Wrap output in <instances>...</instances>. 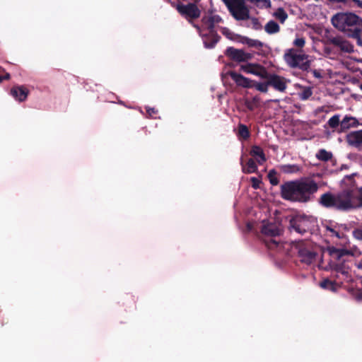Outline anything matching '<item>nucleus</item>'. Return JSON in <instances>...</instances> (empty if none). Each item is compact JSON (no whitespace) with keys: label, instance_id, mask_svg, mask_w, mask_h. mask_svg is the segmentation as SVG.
Listing matches in <instances>:
<instances>
[{"label":"nucleus","instance_id":"obj_27","mask_svg":"<svg viewBox=\"0 0 362 362\" xmlns=\"http://www.w3.org/2000/svg\"><path fill=\"white\" fill-rule=\"evenodd\" d=\"M274 16L281 23H284L288 18V14L283 8H279L274 13Z\"/></svg>","mask_w":362,"mask_h":362},{"label":"nucleus","instance_id":"obj_43","mask_svg":"<svg viewBox=\"0 0 362 362\" xmlns=\"http://www.w3.org/2000/svg\"><path fill=\"white\" fill-rule=\"evenodd\" d=\"M354 174L345 176L344 178V182H350V184H351L354 180Z\"/></svg>","mask_w":362,"mask_h":362},{"label":"nucleus","instance_id":"obj_5","mask_svg":"<svg viewBox=\"0 0 362 362\" xmlns=\"http://www.w3.org/2000/svg\"><path fill=\"white\" fill-rule=\"evenodd\" d=\"M173 8L182 18L192 25L194 24V21L198 19L202 14L201 9L194 3L188 2L187 4H183L178 0L176 1V4L173 5Z\"/></svg>","mask_w":362,"mask_h":362},{"label":"nucleus","instance_id":"obj_39","mask_svg":"<svg viewBox=\"0 0 362 362\" xmlns=\"http://www.w3.org/2000/svg\"><path fill=\"white\" fill-rule=\"evenodd\" d=\"M353 235L355 238L362 240V225L354 230Z\"/></svg>","mask_w":362,"mask_h":362},{"label":"nucleus","instance_id":"obj_9","mask_svg":"<svg viewBox=\"0 0 362 362\" xmlns=\"http://www.w3.org/2000/svg\"><path fill=\"white\" fill-rule=\"evenodd\" d=\"M193 27L196 28L199 35L202 37L204 47L206 48H214L221 39L220 35H218L216 30H214V33L216 34L215 36V35H214L211 34V30L202 28L201 26L197 24H194Z\"/></svg>","mask_w":362,"mask_h":362},{"label":"nucleus","instance_id":"obj_46","mask_svg":"<svg viewBox=\"0 0 362 362\" xmlns=\"http://www.w3.org/2000/svg\"><path fill=\"white\" fill-rule=\"evenodd\" d=\"M356 267L358 269H362V258L357 263Z\"/></svg>","mask_w":362,"mask_h":362},{"label":"nucleus","instance_id":"obj_33","mask_svg":"<svg viewBox=\"0 0 362 362\" xmlns=\"http://www.w3.org/2000/svg\"><path fill=\"white\" fill-rule=\"evenodd\" d=\"M313 95V91L310 88H305L299 93V98L300 100H308Z\"/></svg>","mask_w":362,"mask_h":362},{"label":"nucleus","instance_id":"obj_38","mask_svg":"<svg viewBox=\"0 0 362 362\" xmlns=\"http://www.w3.org/2000/svg\"><path fill=\"white\" fill-rule=\"evenodd\" d=\"M251 185L252 188L257 189L260 187V184L262 183L261 180L255 177H252L250 178Z\"/></svg>","mask_w":362,"mask_h":362},{"label":"nucleus","instance_id":"obj_40","mask_svg":"<svg viewBox=\"0 0 362 362\" xmlns=\"http://www.w3.org/2000/svg\"><path fill=\"white\" fill-rule=\"evenodd\" d=\"M252 29H254L255 30H259L262 29V26L260 22L259 21L258 18H252Z\"/></svg>","mask_w":362,"mask_h":362},{"label":"nucleus","instance_id":"obj_13","mask_svg":"<svg viewBox=\"0 0 362 362\" xmlns=\"http://www.w3.org/2000/svg\"><path fill=\"white\" fill-rule=\"evenodd\" d=\"M290 227L303 235L310 230L309 221L305 217H293L290 220Z\"/></svg>","mask_w":362,"mask_h":362},{"label":"nucleus","instance_id":"obj_28","mask_svg":"<svg viewBox=\"0 0 362 362\" xmlns=\"http://www.w3.org/2000/svg\"><path fill=\"white\" fill-rule=\"evenodd\" d=\"M303 71H306L307 73H311L313 76L317 79H320L323 77L322 71L320 69H315L311 68V61L309 60V69L308 70H302Z\"/></svg>","mask_w":362,"mask_h":362},{"label":"nucleus","instance_id":"obj_3","mask_svg":"<svg viewBox=\"0 0 362 362\" xmlns=\"http://www.w3.org/2000/svg\"><path fill=\"white\" fill-rule=\"evenodd\" d=\"M334 28L344 33L347 37L356 40L362 47V18L351 12H339L331 19Z\"/></svg>","mask_w":362,"mask_h":362},{"label":"nucleus","instance_id":"obj_45","mask_svg":"<svg viewBox=\"0 0 362 362\" xmlns=\"http://www.w3.org/2000/svg\"><path fill=\"white\" fill-rule=\"evenodd\" d=\"M333 3H346L348 0H328Z\"/></svg>","mask_w":362,"mask_h":362},{"label":"nucleus","instance_id":"obj_15","mask_svg":"<svg viewBox=\"0 0 362 362\" xmlns=\"http://www.w3.org/2000/svg\"><path fill=\"white\" fill-rule=\"evenodd\" d=\"M266 79L269 86L279 92H284L287 88L285 78L274 74H268Z\"/></svg>","mask_w":362,"mask_h":362},{"label":"nucleus","instance_id":"obj_44","mask_svg":"<svg viewBox=\"0 0 362 362\" xmlns=\"http://www.w3.org/2000/svg\"><path fill=\"white\" fill-rule=\"evenodd\" d=\"M355 4L357 5L358 7L362 8V0H353Z\"/></svg>","mask_w":362,"mask_h":362},{"label":"nucleus","instance_id":"obj_42","mask_svg":"<svg viewBox=\"0 0 362 362\" xmlns=\"http://www.w3.org/2000/svg\"><path fill=\"white\" fill-rule=\"evenodd\" d=\"M332 253L336 252L338 257H340L343 256L346 253V250H338V249H333L332 251H331Z\"/></svg>","mask_w":362,"mask_h":362},{"label":"nucleus","instance_id":"obj_6","mask_svg":"<svg viewBox=\"0 0 362 362\" xmlns=\"http://www.w3.org/2000/svg\"><path fill=\"white\" fill-rule=\"evenodd\" d=\"M308 56L305 54H298V51L293 48L286 51L284 59L288 66L291 68H298L300 70H308L309 60Z\"/></svg>","mask_w":362,"mask_h":362},{"label":"nucleus","instance_id":"obj_14","mask_svg":"<svg viewBox=\"0 0 362 362\" xmlns=\"http://www.w3.org/2000/svg\"><path fill=\"white\" fill-rule=\"evenodd\" d=\"M241 70L247 74L258 76L262 78H266L268 71L266 68L258 64H247L241 66Z\"/></svg>","mask_w":362,"mask_h":362},{"label":"nucleus","instance_id":"obj_8","mask_svg":"<svg viewBox=\"0 0 362 362\" xmlns=\"http://www.w3.org/2000/svg\"><path fill=\"white\" fill-rule=\"evenodd\" d=\"M327 45H332L337 51L346 53H351L354 51V46L341 36H329L326 40Z\"/></svg>","mask_w":362,"mask_h":362},{"label":"nucleus","instance_id":"obj_32","mask_svg":"<svg viewBox=\"0 0 362 362\" xmlns=\"http://www.w3.org/2000/svg\"><path fill=\"white\" fill-rule=\"evenodd\" d=\"M320 286L323 288L329 289L331 291L335 290V284L329 279H325L320 282Z\"/></svg>","mask_w":362,"mask_h":362},{"label":"nucleus","instance_id":"obj_7","mask_svg":"<svg viewBox=\"0 0 362 362\" xmlns=\"http://www.w3.org/2000/svg\"><path fill=\"white\" fill-rule=\"evenodd\" d=\"M231 16L237 21L250 18V10L244 0H222Z\"/></svg>","mask_w":362,"mask_h":362},{"label":"nucleus","instance_id":"obj_30","mask_svg":"<svg viewBox=\"0 0 362 362\" xmlns=\"http://www.w3.org/2000/svg\"><path fill=\"white\" fill-rule=\"evenodd\" d=\"M269 84L268 83V81L264 83H258L254 81V86L257 90L266 93L268 90V86Z\"/></svg>","mask_w":362,"mask_h":362},{"label":"nucleus","instance_id":"obj_35","mask_svg":"<svg viewBox=\"0 0 362 362\" xmlns=\"http://www.w3.org/2000/svg\"><path fill=\"white\" fill-rule=\"evenodd\" d=\"M221 33L230 40H233L234 34L226 27L221 28Z\"/></svg>","mask_w":362,"mask_h":362},{"label":"nucleus","instance_id":"obj_17","mask_svg":"<svg viewBox=\"0 0 362 362\" xmlns=\"http://www.w3.org/2000/svg\"><path fill=\"white\" fill-rule=\"evenodd\" d=\"M229 75L230 78L236 83L237 86L243 88H253L254 81L245 77L235 71H230Z\"/></svg>","mask_w":362,"mask_h":362},{"label":"nucleus","instance_id":"obj_24","mask_svg":"<svg viewBox=\"0 0 362 362\" xmlns=\"http://www.w3.org/2000/svg\"><path fill=\"white\" fill-rule=\"evenodd\" d=\"M264 30L269 35L277 33L280 31V26L274 21H269L264 26Z\"/></svg>","mask_w":362,"mask_h":362},{"label":"nucleus","instance_id":"obj_10","mask_svg":"<svg viewBox=\"0 0 362 362\" xmlns=\"http://www.w3.org/2000/svg\"><path fill=\"white\" fill-rule=\"evenodd\" d=\"M296 248L298 250V257L302 263L309 265L315 262L317 253L313 251L305 243H298Z\"/></svg>","mask_w":362,"mask_h":362},{"label":"nucleus","instance_id":"obj_16","mask_svg":"<svg viewBox=\"0 0 362 362\" xmlns=\"http://www.w3.org/2000/svg\"><path fill=\"white\" fill-rule=\"evenodd\" d=\"M29 93V90L23 85L13 86L10 90V94L20 103L25 101Z\"/></svg>","mask_w":362,"mask_h":362},{"label":"nucleus","instance_id":"obj_47","mask_svg":"<svg viewBox=\"0 0 362 362\" xmlns=\"http://www.w3.org/2000/svg\"><path fill=\"white\" fill-rule=\"evenodd\" d=\"M192 2L191 3H194L196 4H197V3H199L201 0H191Z\"/></svg>","mask_w":362,"mask_h":362},{"label":"nucleus","instance_id":"obj_12","mask_svg":"<svg viewBox=\"0 0 362 362\" xmlns=\"http://www.w3.org/2000/svg\"><path fill=\"white\" fill-rule=\"evenodd\" d=\"M201 22L202 23V28L211 30V34L216 35L214 33L215 26L216 24L222 23L223 19L219 15L214 14L212 10H209L207 13L202 18Z\"/></svg>","mask_w":362,"mask_h":362},{"label":"nucleus","instance_id":"obj_21","mask_svg":"<svg viewBox=\"0 0 362 362\" xmlns=\"http://www.w3.org/2000/svg\"><path fill=\"white\" fill-rule=\"evenodd\" d=\"M240 165H242V170L245 174H250L256 173L258 170L255 160L253 158H249L246 165L243 164V159L241 158Z\"/></svg>","mask_w":362,"mask_h":362},{"label":"nucleus","instance_id":"obj_1","mask_svg":"<svg viewBox=\"0 0 362 362\" xmlns=\"http://www.w3.org/2000/svg\"><path fill=\"white\" fill-rule=\"evenodd\" d=\"M320 206L340 212H349L362 207V187L345 189L337 193L327 192L318 199Z\"/></svg>","mask_w":362,"mask_h":362},{"label":"nucleus","instance_id":"obj_31","mask_svg":"<svg viewBox=\"0 0 362 362\" xmlns=\"http://www.w3.org/2000/svg\"><path fill=\"white\" fill-rule=\"evenodd\" d=\"M276 172L274 170H271L268 173V178L272 185L276 186L279 184V180L276 177Z\"/></svg>","mask_w":362,"mask_h":362},{"label":"nucleus","instance_id":"obj_18","mask_svg":"<svg viewBox=\"0 0 362 362\" xmlns=\"http://www.w3.org/2000/svg\"><path fill=\"white\" fill-rule=\"evenodd\" d=\"M250 155L252 157V158L255 159L259 165H262L267 161L265 153L259 146H252L250 151Z\"/></svg>","mask_w":362,"mask_h":362},{"label":"nucleus","instance_id":"obj_36","mask_svg":"<svg viewBox=\"0 0 362 362\" xmlns=\"http://www.w3.org/2000/svg\"><path fill=\"white\" fill-rule=\"evenodd\" d=\"M11 78L10 74L6 72V70L0 66V83L3 81V80H8Z\"/></svg>","mask_w":362,"mask_h":362},{"label":"nucleus","instance_id":"obj_29","mask_svg":"<svg viewBox=\"0 0 362 362\" xmlns=\"http://www.w3.org/2000/svg\"><path fill=\"white\" fill-rule=\"evenodd\" d=\"M281 170L285 173H294L299 171V167L297 165H284L281 166Z\"/></svg>","mask_w":362,"mask_h":362},{"label":"nucleus","instance_id":"obj_4","mask_svg":"<svg viewBox=\"0 0 362 362\" xmlns=\"http://www.w3.org/2000/svg\"><path fill=\"white\" fill-rule=\"evenodd\" d=\"M262 240L269 250L281 251L286 243L281 240L283 230L280 225L274 222L264 221L261 228Z\"/></svg>","mask_w":362,"mask_h":362},{"label":"nucleus","instance_id":"obj_34","mask_svg":"<svg viewBox=\"0 0 362 362\" xmlns=\"http://www.w3.org/2000/svg\"><path fill=\"white\" fill-rule=\"evenodd\" d=\"M305 37H297L293 41V45L298 48H303L305 46Z\"/></svg>","mask_w":362,"mask_h":362},{"label":"nucleus","instance_id":"obj_23","mask_svg":"<svg viewBox=\"0 0 362 362\" xmlns=\"http://www.w3.org/2000/svg\"><path fill=\"white\" fill-rule=\"evenodd\" d=\"M241 42L247 45L250 47H255L257 49H261L263 47V42L258 40L250 39L247 37H242Z\"/></svg>","mask_w":362,"mask_h":362},{"label":"nucleus","instance_id":"obj_26","mask_svg":"<svg viewBox=\"0 0 362 362\" xmlns=\"http://www.w3.org/2000/svg\"><path fill=\"white\" fill-rule=\"evenodd\" d=\"M316 158L321 161L327 162L332 159V153L325 149H320L316 153Z\"/></svg>","mask_w":362,"mask_h":362},{"label":"nucleus","instance_id":"obj_20","mask_svg":"<svg viewBox=\"0 0 362 362\" xmlns=\"http://www.w3.org/2000/svg\"><path fill=\"white\" fill-rule=\"evenodd\" d=\"M349 145L358 147L362 144V129L349 133L346 136Z\"/></svg>","mask_w":362,"mask_h":362},{"label":"nucleus","instance_id":"obj_37","mask_svg":"<svg viewBox=\"0 0 362 362\" xmlns=\"http://www.w3.org/2000/svg\"><path fill=\"white\" fill-rule=\"evenodd\" d=\"M247 108L251 111H253L257 107V100L254 98L252 100H247L245 103Z\"/></svg>","mask_w":362,"mask_h":362},{"label":"nucleus","instance_id":"obj_48","mask_svg":"<svg viewBox=\"0 0 362 362\" xmlns=\"http://www.w3.org/2000/svg\"><path fill=\"white\" fill-rule=\"evenodd\" d=\"M359 87H360L361 90H362V83L360 84Z\"/></svg>","mask_w":362,"mask_h":362},{"label":"nucleus","instance_id":"obj_2","mask_svg":"<svg viewBox=\"0 0 362 362\" xmlns=\"http://www.w3.org/2000/svg\"><path fill=\"white\" fill-rule=\"evenodd\" d=\"M281 197L292 202L308 203L313 201L319 189V185L313 179L288 181L281 185Z\"/></svg>","mask_w":362,"mask_h":362},{"label":"nucleus","instance_id":"obj_11","mask_svg":"<svg viewBox=\"0 0 362 362\" xmlns=\"http://www.w3.org/2000/svg\"><path fill=\"white\" fill-rule=\"evenodd\" d=\"M224 54L230 60L238 63L248 62L252 57L251 54L233 47H228L224 52Z\"/></svg>","mask_w":362,"mask_h":362},{"label":"nucleus","instance_id":"obj_22","mask_svg":"<svg viewBox=\"0 0 362 362\" xmlns=\"http://www.w3.org/2000/svg\"><path fill=\"white\" fill-rule=\"evenodd\" d=\"M326 125H327L330 129H332V132L341 133V131H340V125H341L340 115H333L332 117H330Z\"/></svg>","mask_w":362,"mask_h":362},{"label":"nucleus","instance_id":"obj_41","mask_svg":"<svg viewBox=\"0 0 362 362\" xmlns=\"http://www.w3.org/2000/svg\"><path fill=\"white\" fill-rule=\"evenodd\" d=\"M146 113L151 118H155V115L158 114V111L155 107H146Z\"/></svg>","mask_w":362,"mask_h":362},{"label":"nucleus","instance_id":"obj_19","mask_svg":"<svg viewBox=\"0 0 362 362\" xmlns=\"http://www.w3.org/2000/svg\"><path fill=\"white\" fill-rule=\"evenodd\" d=\"M358 125V121L356 118L346 115L341 120L340 131L341 133L346 132L351 127H356Z\"/></svg>","mask_w":362,"mask_h":362},{"label":"nucleus","instance_id":"obj_25","mask_svg":"<svg viewBox=\"0 0 362 362\" xmlns=\"http://www.w3.org/2000/svg\"><path fill=\"white\" fill-rule=\"evenodd\" d=\"M238 136L240 139H243V140H247L250 136V132L248 129V127L243 124H239L238 127Z\"/></svg>","mask_w":362,"mask_h":362}]
</instances>
